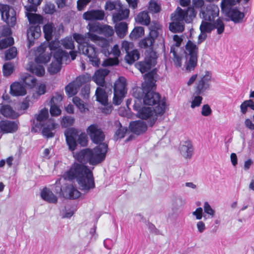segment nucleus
<instances>
[{
  "mask_svg": "<svg viewBox=\"0 0 254 254\" xmlns=\"http://www.w3.org/2000/svg\"><path fill=\"white\" fill-rule=\"evenodd\" d=\"M135 19L136 22L145 25H148L150 21V17L147 11L140 12Z\"/></svg>",
  "mask_w": 254,
  "mask_h": 254,
  "instance_id": "nucleus-37",
  "label": "nucleus"
},
{
  "mask_svg": "<svg viewBox=\"0 0 254 254\" xmlns=\"http://www.w3.org/2000/svg\"><path fill=\"white\" fill-rule=\"evenodd\" d=\"M196 14L193 8L189 7L187 10H184L178 7L172 14V22L169 25L170 30L174 33L183 32L184 30V21L191 22Z\"/></svg>",
  "mask_w": 254,
  "mask_h": 254,
  "instance_id": "nucleus-5",
  "label": "nucleus"
},
{
  "mask_svg": "<svg viewBox=\"0 0 254 254\" xmlns=\"http://www.w3.org/2000/svg\"><path fill=\"white\" fill-rule=\"evenodd\" d=\"M202 97L199 95H193L192 97L190 107L194 109L195 107H199L201 104Z\"/></svg>",
  "mask_w": 254,
  "mask_h": 254,
  "instance_id": "nucleus-58",
  "label": "nucleus"
},
{
  "mask_svg": "<svg viewBox=\"0 0 254 254\" xmlns=\"http://www.w3.org/2000/svg\"><path fill=\"white\" fill-rule=\"evenodd\" d=\"M213 23L214 29L217 30V33L218 34H222L225 29V25L223 20L220 18H218L216 20H214Z\"/></svg>",
  "mask_w": 254,
  "mask_h": 254,
  "instance_id": "nucleus-42",
  "label": "nucleus"
},
{
  "mask_svg": "<svg viewBox=\"0 0 254 254\" xmlns=\"http://www.w3.org/2000/svg\"><path fill=\"white\" fill-rule=\"evenodd\" d=\"M197 57H190V58L187 64L186 69L189 71L193 70L196 65Z\"/></svg>",
  "mask_w": 254,
  "mask_h": 254,
  "instance_id": "nucleus-60",
  "label": "nucleus"
},
{
  "mask_svg": "<svg viewBox=\"0 0 254 254\" xmlns=\"http://www.w3.org/2000/svg\"><path fill=\"white\" fill-rule=\"evenodd\" d=\"M63 178L68 180L76 179L80 189L84 191H88L95 186L92 171L87 166L77 163H74Z\"/></svg>",
  "mask_w": 254,
  "mask_h": 254,
  "instance_id": "nucleus-2",
  "label": "nucleus"
},
{
  "mask_svg": "<svg viewBox=\"0 0 254 254\" xmlns=\"http://www.w3.org/2000/svg\"><path fill=\"white\" fill-rule=\"evenodd\" d=\"M31 11H26V16L31 24H40L43 21V18L41 16L36 13H30Z\"/></svg>",
  "mask_w": 254,
  "mask_h": 254,
  "instance_id": "nucleus-38",
  "label": "nucleus"
},
{
  "mask_svg": "<svg viewBox=\"0 0 254 254\" xmlns=\"http://www.w3.org/2000/svg\"><path fill=\"white\" fill-rule=\"evenodd\" d=\"M87 141L88 138L85 132L80 131L77 138V141L78 143L80 144L81 146H84L86 145Z\"/></svg>",
  "mask_w": 254,
  "mask_h": 254,
  "instance_id": "nucleus-63",
  "label": "nucleus"
},
{
  "mask_svg": "<svg viewBox=\"0 0 254 254\" xmlns=\"http://www.w3.org/2000/svg\"><path fill=\"white\" fill-rule=\"evenodd\" d=\"M117 34L120 38L124 37L127 32V25L125 22L116 23L115 26Z\"/></svg>",
  "mask_w": 254,
  "mask_h": 254,
  "instance_id": "nucleus-36",
  "label": "nucleus"
},
{
  "mask_svg": "<svg viewBox=\"0 0 254 254\" xmlns=\"http://www.w3.org/2000/svg\"><path fill=\"white\" fill-rule=\"evenodd\" d=\"M144 30L142 27H135L129 35L131 39H136L144 35Z\"/></svg>",
  "mask_w": 254,
  "mask_h": 254,
  "instance_id": "nucleus-48",
  "label": "nucleus"
},
{
  "mask_svg": "<svg viewBox=\"0 0 254 254\" xmlns=\"http://www.w3.org/2000/svg\"><path fill=\"white\" fill-rule=\"evenodd\" d=\"M219 13V7L215 4H209L206 8H201L200 16L204 20L213 21L215 18L218 17Z\"/></svg>",
  "mask_w": 254,
  "mask_h": 254,
  "instance_id": "nucleus-16",
  "label": "nucleus"
},
{
  "mask_svg": "<svg viewBox=\"0 0 254 254\" xmlns=\"http://www.w3.org/2000/svg\"><path fill=\"white\" fill-rule=\"evenodd\" d=\"M103 53L106 57L109 58L105 60L103 64L104 66H110L117 65L119 64V57L121 55V51L118 45H115L111 49V51H109V49L106 50L104 49Z\"/></svg>",
  "mask_w": 254,
  "mask_h": 254,
  "instance_id": "nucleus-14",
  "label": "nucleus"
},
{
  "mask_svg": "<svg viewBox=\"0 0 254 254\" xmlns=\"http://www.w3.org/2000/svg\"><path fill=\"white\" fill-rule=\"evenodd\" d=\"M121 4L120 3H116L114 2L108 1L106 2L105 6V9L106 10L112 11L114 9L117 10L118 9H121Z\"/></svg>",
  "mask_w": 254,
  "mask_h": 254,
  "instance_id": "nucleus-57",
  "label": "nucleus"
},
{
  "mask_svg": "<svg viewBox=\"0 0 254 254\" xmlns=\"http://www.w3.org/2000/svg\"><path fill=\"white\" fill-rule=\"evenodd\" d=\"M21 81L30 88H33L36 84V79L32 76L25 73L21 77Z\"/></svg>",
  "mask_w": 254,
  "mask_h": 254,
  "instance_id": "nucleus-39",
  "label": "nucleus"
},
{
  "mask_svg": "<svg viewBox=\"0 0 254 254\" xmlns=\"http://www.w3.org/2000/svg\"><path fill=\"white\" fill-rule=\"evenodd\" d=\"M105 16V13L102 10H92L85 12L83 17L87 20H103Z\"/></svg>",
  "mask_w": 254,
  "mask_h": 254,
  "instance_id": "nucleus-28",
  "label": "nucleus"
},
{
  "mask_svg": "<svg viewBox=\"0 0 254 254\" xmlns=\"http://www.w3.org/2000/svg\"><path fill=\"white\" fill-rule=\"evenodd\" d=\"M240 2V0H223L221 3L222 10L226 11L229 7L235 5Z\"/></svg>",
  "mask_w": 254,
  "mask_h": 254,
  "instance_id": "nucleus-45",
  "label": "nucleus"
},
{
  "mask_svg": "<svg viewBox=\"0 0 254 254\" xmlns=\"http://www.w3.org/2000/svg\"><path fill=\"white\" fill-rule=\"evenodd\" d=\"M29 106V99L27 97L17 107V113L19 115L24 113V111L27 110Z\"/></svg>",
  "mask_w": 254,
  "mask_h": 254,
  "instance_id": "nucleus-50",
  "label": "nucleus"
},
{
  "mask_svg": "<svg viewBox=\"0 0 254 254\" xmlns=\"http://www.w3.org/2000/svg\"><path fill=\"white\" fill-rule=\"evenodd\" d=\"M149 57L146 56L144 62H140L137 64V68L142 73L147 72L154 66L156 63V58L154 53Z\"/></svg>",
  "mask_w": 254,
  "mask_h": 254,
  "instance_id": "nucleus-19",
  "label": "nucleus"
},
{
  "mask_svg": "<svg viewBox=\"0 0 254 254\" xmlns=\"http://www.w3.org/2000/svg\"><path fill=\"white\" fill-rule=\"evenodd\" d=\"M148 9L150 12L156 13L160 11V6L156 1L151 0L149 2Z\"/></svg>",
  "mask_w": 254,
  "mask_h": 254,
  "instance_id": "nucleus-61",
  "label": "nucleus"
},
{
  "mask_svg": "<svg viewBox=\"0 0 254 254\" xmlns=\"http://www.w3.org/2000/svg\"><path fill=\"white\" fill-rule=\"evenodd\" d=\"M114 33V31L112 27L107 25H102L100 34H103L106 37H110L112 36Z\"/></svg>",
  "mask_w": 254,
  "mask_h": 254,
  "instance_id": "nucleus-56",
  "label": "nucleus"
},
{
  "mask_svg": "<svg viewBox=\"0 0 254 254\" xmlns=\"http://www.w3.org/2000/svg\"><path fill=\"white\" fill-rule=\"evenodd\" d=\"M50 112L52 116H58L61 113L59 105L56 104H51Z\"/></svg>",
  "mask_w": 254,
  "mask_h": 254,
  "instance_id": "nucleus-64",
  "label": "nucleus"
},
{
  "mask_svg": "<svg viewBox=\"0 0 254 254\" xmlns=\"http://www.w3.org/2000/svg\"><path fill=\"white\" fill-rule=\"evenodd\" d=\"M61 44L66 49L73 50L74 48V41L71 37H67L62 39Z\"/></svg>",
  "mask_w": 254,
  "mask_h": 254,
  "instance_id": "nucleus-47",
  "label": "nucleus"
},
{
  "mask_svg": "<svg viewBox=\"0 0 254 254\" xmlns=\"http://www.w3.org/2000/svg\"><path fill=\"white\" fill-rule=\"evenodd\" d=\"M129 128L132 132L140 134L147 130V126L145 122L139 120L130 123Z\"/></svg>",
  "mask_w": 254,
  "mask_h": 254,
  "instance_id": "nucleus-24",
  "label": "nucleus"
},
{
  "mask_svg": "<svg viewBox=\"0 0 254 254\" xmlns=\"http://www.w3.org/2000/svg\"><path fill=\"white\" fill-rule=\"evenodd\" d=\"M14 43L13 38L7 37L0 40V50H2L12 45Z\"/></svg>",
  "mask_w": 254,
  "mask_h": 254,
  "instance_id": "nucleus-53",
  "label": "nucleus"
},
{
  "mask_svg": "<svg viewBox=\"0 0 254 254\" xmlns=\"http://www.w3.org/2000/svg\"><path fill=\"white\" fill-rule=\"evenodd\" d=\"M160 27L161 26L159 23L155 22L151 23L149 26L150 30L149 35L153 36V37H157L158 34V30L160 29Z\"/></svg>",
  "mask_w": 254,
  "mask_h": 254,
  "instance_id": "nucleus-52",
  "label": "nucleus"
},
{
  "mask_svg": "<svg viewBox=\"0 0 254 254\" xmlns=\"http://www.w3.org/2000/svg\"><path fill=\"white\" fill-rule=\"evenodd\" d=\"M95 95L97 100L104 105L108 104V95L105 92L104 86L98 87Z\"/></svg>",
  "mask_w": 254,
  "mask_h": 254,
  "instance_id": "nucleus-33",
  "label": "nucleus"
},
{
  "mask_svg": "<svg viewBox=\"0 0 254 254\" xmlns=\"http://www.w3.org/2000/svg\"><path fill=\"white\" fill-rule=\"evenodd\" d=\"M61 193L63 197L69 199H76L81 194L72 184L67 185L65 189H61Z\"/></svg>",
  "mask_w": 254,
  "mask_h": 254,
  "instance_id": "nucleus-21",
  "label": "nucleus"
},
{
  "mask_svg": "<svg viewBox=\"0 0 254 254\" xmlns=\"http://www.w3.org/2000/svg\"><path fill=\"white\" fill-rule=\"evenodd\" d=\"M203 210L204 213L206 214V215L204 216V219L212 218L215 216V211L211 207L207 201L204 203Z\"/></svg>",
  "mask_w": 254,
  "mask_h": 254,
  "instance_id": "nucleus-40",
  "label": "nucleus"
},
{
  "mask_svg": "<svg viewBox=\"0 0 254 254\" xmlns=\"http://www.w3.org/2000/svg\"><path fill=\"white\" fill-rule=\"evenodd\" d=\"M73 37L75 41L79 44V50L82 51L84 55H86L90 62L94 66H98L100 64V61L98 57L97 52L92 45L89 43L88 36L78 33H74Z\"/></svg>",
  "mask_w": 254,
  "mask_h": 254,
  "instance_id": "nucleus-8",
  "label": "nucleus"
},
{
  "mask_svg": "<svg viewBox=\"0 0 254 254\" xmlns=\"http://www.w3.org/2000/svg\"><path fill=\"white\" fill-rule=\"evenodd\" d=\"M212 80V72L209 71H205L203 74L200 75V79L196 82V92L201 94L208 89Z\"/></svg>",
  "mask_w": 254,
  "mask_h": 254,
  "instance_id": "nucleus-15",
  "label": "nucleus"
},
{
  "mask_svg": "<svg viewBox=\"0 0 254 254\" xmlns=\"http://www.w3.org/2000/svg\"><path fill=\"white\" fill-rule=\"evenodd\" d=\"M0 113L4 117L14 119L19 116V114L14 111L8 105L0 104Z\"/></svg>",
  "mask_w": 254,
  "mask_h": 254,
  "instance_id": "nucleus-29",
  "label": "nucleus"
},
{
  "mask_svg": "<svg viewBox=\"0 0 254 254\" xmlns=\"http://www.w3.org/2000/svg\"><path fill=\"white\" fill-rule=\"evenodd\" d=\"M48 116V110L46 108L42 109L38 114L35 115L32 131L37 132L38 129H41L43 127V135L48 138L53 137L54 132L53 131L56 128L57 125L52 120H47Z\"/></svg>",
  "mask_w": 254,
  "mask_h": 254,
  "instance_id": "nucleus-6",
  "label": "nucleus"
},
{
  "mask_svg": "<svg viewBox=\"0 0 254 254\" xmlns=\"http://www.w3.org/2000/svg\"><path fill=\"white\" fill-rule=\"evenodd\" d=\"M200 34L198 36V43H201L206 38V33L214 30L213 21L203 20L200 25Z\"/></svg>",
  "mask_w": 254,
  "mask_h": 254,
  "instance_id": "nucleus-20",
  "label": "nucleus"
},
{
  "mask_svg": "<svg viewBox=\"0 0 254 254\" xmlns=\"http://www.w3.org/2000/svg\"><path fill=\"white\" fill-rule=\"evenodd\" d=\"M135 98L134 103L133 106V109L137 112L136 116L142 120H148V124L152 126L156 122L159 116H162L164 113L166 108V102L162 101L158 107L155 108L148 107L141 104V99L140 96L137 95L136 92H133Z\"/></svg>",
  "mask_w": 254,
  "mask_h": 254,
  "instance_id": "nucleus-4",
  "label": "nucleus"
},
{
  "mask_svg": "<svg viewBox=\"0 0 254 254\" xmlns=\"http://www.w3.org/2000/svg\"><path fill=\"white\" fill-rule=\"evenodd\" d=\"M0 13L1 19L9 26H13L16 23V12L8 5L0 3Z\"/></svg>",
  "mask_w": 254,
  "mask_h": 254,
  "instance_id": "nucleus-11",
  "label": "nucleus"
},
{
  "mask_svg": "<svg viewBox=\"0 0 254 254\" xmlns=\"http://www.w3.org/2000/svg\"><path fill=\"white\" fill-rule=\"evenodd\" d=\"M86 35L88 36L91 41L102 48V53L104 49H106V50H108L109 42L106 39L101 38L97 35L90 33H86Z\"/></svg>",
  "mask_w": 254,
  "mask_h": 254,
  "instance_id": "nucleus-26",
  "label": "nucleus"
},
{
  "mask_svg": "<svg viewBox=\"0 0 254 254\" xmlns=\"http://www.w3.org/2000/svg\"><path fill=\"white\" fill-rule=\"evenodd\" d=\"M39 63L30 64L29 65V70L38 76H42L45 74V69L43 65L39 64Z\"/></svg>",
  "mask_w": 254,
  "mask_h": 254,
  "instance_id": "nucleus-34",
  "label": "nucleus"
},
{
  "mask_svg": "<svg viewBox=\"0 0 254 254\" xmlns=\"http://www.w3.org/2000/svg\"><path fill=\"white\" fill-rule=\"evenodd\" d=\"M181 155L185 159H190L193 153V148L190 141L182 142L179 147Z\"/></svg>",
  "mask_w": 254,
  "mask_h": 254,
  "instance_id": "nucleus-22",
  "label": "nucleus"
},
{
  "mask_svg": "<svg viewBox=\"0 0 254 254\" xmlns=\"http://www.w3.org/2000/svg\"><path fill=\"white\" fill-rule=\"evenodd\" d=\"M185 52L186 55H190V57H197L198 48L193 42L189 40L186 45Z\"/></svg>",
  "mask_w": 254,
  "mask_h": 254,
  "instance_id": "nucleus-35",
  "label": "nucleus"
},
{
  "mask_svg": "<svg viewBox=\"0 0 254 254\" xmlns=\"http://www.w3.org/2000/svg\"><path fill=\"white\" fill-rule=\"evenodd\" d=\"M41 197L45 201L51 203H56L58 200V197L49 189L44 188L41 192Z\"/></svg>",
  "mask_w": 254,
  "mask_h": 254,
  "instance_id": "nucleus-31",
  "label": "nucleus"
},
{
  "mask_svg": "<svg viewBox=\"0 0 254 254\" xmlns=\"http://www.w3.org/2000/svg\"><path fill=\"white\" fill-rule=\"evenodd\" d=\"M91 80V75L86 73L77 77L75 80L69 83L65 88L66 94L70 97L75 95L79 88Z\"/></svg>",
  "mask_w": 254,
  "mask_h": 254,
  "instance_id": "nucleus-9",
  "label": "nucleus"
},
{
  "mask_svg": "<svg viewBox=\"0 0 254 254\" xmlns=\"http://www.w3.org/2000/svg\"><path fill=\"white\" fill-rule=\"evenodd\" d=\"M18 121L2 120L0 122V133L1 134L13 133L18 128Z\"/></svg>",
  "mask_w": 254,
  "mask_h": 254,
  "instance_id": "nucleus-18",
  "label": "nucleus"
},
{
  "mask_svg": "<svg viewBox=\"0 0 254 254\" xmlns=\"http://www.w3.org/2000/svg\"><path fill=\"white\" fill-rule=\"evenodd\" d=\"M54 27V26L52 23H48L44 26L45 37L47 41H50L52 39Z\"/></svg>",
  "mask_w": 254,
  "mask_h": 254,
  "instance_id": "nucleus-44",
  "label": "nucleus"
},
{
  "mask_svg": "<svg viewBox=\"0 0 254 254\" xmlns=\"http://www.w3.org/2000/svg\"><path fill=\"white\" fill-rule=\"evenodd\" d=\"M117 11V12L113 14V20L114 23H117L128 17L129 13L128 9H123L121 6V9H118Z\"/></svg>",
  "mask_w": 254,
  "mask_h": 254,
  "instance_id": "nucleus-32",
  "label": "nucleus"
},
{
  "mask_svg": "<svg viewBox=\"0 0 254 254\" xmlns=\"http://www.w3.org/2000/svg\"><path fill=\"white\" fill-rule=\"evenodd\" d=\"M249 108L254 111V102L251 99L246 100L241 104L240 106L241 112L243 114H245Z\"/></svg>",
  "mask_w": 254,
  "mask_h": 254,
  "instance_id": "nucleus-43",
  "label": "nucleus"
},
{
  "mask_svg": "<svg viewBox=\"0 0 254 254\" xmlns=\"http://www.w3.org/2000/svg\"><path fill=\"white\" fill-rule=\"evenodd\" d=\"M42 0H28L29 5H25L24 6L25 9L27 11H36V6L39 5Z\"/></svg>",
  "mask_w": 254,
  "mask_h": 254,
  "instance_id": "nucleus-49",
  "label": "nucleus"
},
{
  "mask_svg": "<svg viewBox=\"0 0 254 254\" xmlns=\"http://www.w3.org/2000/svg\"><path fill=\"white\" fill-rule=\"evenodd\" d=\"M109 73V70L107 69H99L95 71L92 79L97 85L103 87L105 83V77Z\"/></svg>",
  "mask_w": 254,
  "mask_h": 254,
  "instance_id": "nucleus-23",
  "label": "nucleus"
},
{
  "mask_svg": "<svg viewBox=\"0 0 254 254\" xmlns=\"http://www.w3.org/2000/svg\"><path fill=\"white\" fill-rule=\"evenodd\" d=\"M171 54H172L173 57V62L175 65L177 67H180L182 65V57L177 55L174 48L171 49Z\"/></svg>",
  "mask_w": 254,
  "mask_h": 254,
  "instance_id": "nucleus-55",
  "label": "nucleus"
},
{
  "mask_svg": "<svg viewBox=\"0 0 254 254\" xmlns=\"http://www.w3.org/2000/svg\"><path fill=\"white\" fill-rule=\"evenodd\" d=\"M102 27V25H101L98 22L89 23L87 26V28L89 31L88 33L92 34H93V33H96L97 34H100Z\"/></svg>",
  "mask_w": 254,
  "mask_h": 254,
  "instance_id": "nucleus-46",
  "label": "nucleus"
},
{
  "mask_svg": "<svg viewBox=\"0 0 254 254\" xmlns=\"http://www.w3.org/2000/svg\"><path fill=\"white\" fill-rule=\"evenodd\" d=\"M17 55V49L15 47H12L6 51L5 57L6 60H10L14 59Z\"/></svg>",
  "mask_w": 254,
  "mask_h": 254,
  "instance_id": "nucleus-59",
  "label": "nucleus"
},
{
  "mask_svg": "<svg viewBox=\"0 0 254 254\" xmlns=\"http://www.w3.org/2000/svg\"><path fill=\"white\" fill-rule=\"evenodd\" d=\"M47 48V43H43L38 47L35 53L36 58L35 61L36 63L45 64L50 61L51 59V54L46 52Z\"/></svg>",
  "mask_w": 254,
  "mask_h": 254,
  "instance_id": "nucleus-17",
  "label": "nucleus"
},
{
  "mask_svg": "<svg viewBox=\"0 0 254 254\" xmlns=\"http://www.w3.org/2000/svg\"><path fill=\"white\" fill-rule=\"evenodd\" d=\"M0 13L1 19L9 26H13L16 23V12L8 5L0 3Z\"/></svg>",
  "mask_w": 254,
  "mask_h": 254,
  "instance_id": "nucleus-12",
  "label": "nucleus"
},
{
  "mask_svg": "<svg viewBox=\"0 0 254 254\" xmlns=\"http://www.w3.org/2000/svg\"><path fill=\"white\" fill-rule=\"evenodd\" d=\"M13 70V65L11 63H7L5 64L3 66V73L4 75H9Z\"/></svg>",
  "mask_w": 254,
  "mask_h": 254,
  "instance_id": "nucleus-62",
  "label": "nucleus"
},
{
  "mask_svg": "<svg viewBox=\"0 0 254 254\" xmlns=\"http://www.w3.org/2000/svg\"><path fill=\"white\" fill-rule=\"evenodd\" d=\"M72 102L81 112L84 113L88 110L86 105L83 103V101H81L79 98L77 97H73L72 99Z\"/></svg>",
  "mask_w": 254,
  "mask_h": 254,
  "instance_id": "nucleus-51",
  "label": "nucleus"
},
{
  "mask_svg": "<svg viewBox=\"0 0 254 254\" xmlns=\"http://www.w3.org/2000/svg\"><path fill=\"white\" fill-rule=\"evenodd\" d=\"M80 130L75 128H67L64 132L66 143L69 149L72 152L74 158L80 163H88L90 165L95 166L103 161L108 151V145L102 142L105 135L102 130L95 125H90L87 129V132L92 140L99 145L93 149H84L78 152L74 153L77 146L76 139Z\"/></svg>",
  "mask_w": 254,
  "mask_h": 254,
  "instance_id": "nucleus-1",
  "label": "nucleus"
},
{
  "mask_svg": "<svg viewBox=\"0 0 254 254\" xmlns=\"http://www.w3.org/2000/svg\"><path fill=\"white\" fill-rule=\"evenodd\" d=\"M10 93L13 96H22L26 94V90L19 82H14L10 85Z\"/></svg>",
  "mask_w": 254,
  "mask_h": 254,
  "instance_id": "nucleus-30",
  "label": "nucleus"
},
{
  "mask_svg": "<svg viewBox=\"0 0 254 254\" xmlns=\"http://www.w3.org/2000/svg\"><path fill=\"white\" fill-rule=\"evenodd\" d=\"M155 38L149 35V37L144 39L140 42L139 45L140 47L141 48L151 47L153 45Z\"/></svg>",
  "mask_w": 254,
  "mask_h": 254,
  "instance_id": "nucleus-54",
  "label": "nucleus"
},
{
  "mask_svg": "<svg viewBox=\"0 0 254 254\" xmlns=\"http://www.w3.org/2000/svg\"><path fill=\"white\" fill-rule=\"evenodd\" d=\"M155 71L153 70L145 74L144 76L145 81L142 84V89H136L134 92L137 93V95L140 96L142 105L154 108L156 107H158L161 102H165L164 100H161L160 96L158 93L151 91L155 86Z\"/></svg>",
  "mask_w": 254,
  "mask_h": 254,
  "instance_id": "nucleus-3",
  "label": "nucleus"
},
{
  "mask_svg": "<svg viewBox=\"0 0 254 254\" xmlns=\"http://www.w3.org/2000/svg\"><path fill=\"white\" fill-rule=\"evenodd\" d=\"M139 58V53L137 50H133L128 52L125 57L127 62L129 64H132Z\"/></svg>",
  "mask_w": 254,
  "mask_h": 254,
  "instance_id": "nucleus-41",
  "label": "nucleus"
},
{
  "mask_svg": "<svg viewBox=\"0 0 254 254\" xmlns=\"http://www.w3.org/2000/svg\"><path fill=\"white\" fill-rule=\"evenodd\" d=\"M49 47L53 54L54 60L52 61L48 70L50 74H53L60 70L63 63L64 62L67 64L70 62V60L68 53L61 48L59 41H52L49 43Z\"/></svg>",
  "mask_w": 254,
  "mask_h": 254,
  "instance_id": "nucleus-7",
  "label": "nucleus"
},
{
  "mask_svg": "<svg viewBox=\"0 0 254 254\" xmlns=\"http://www.w3.org/2000/svg\"><path fill=\"white\" fill-rule=\"evenodd\" d=\"M41 35V29L39 26H32L27 30V39L29 47L33 45L34 40L38 38Z\"/></svg>",
  "mask_w": 254,
  "mask_h": 254,
  "instance_id": "nucleus-27",
  "label": "nucleus"
},
{
  "mask_svg": "<svg viewBox=\"0 0 254 254\" xmlns=\"http://www.w3.org/2000/svg\"><path fill=\"white\" fill-rule=\"evenodd\" d=\"M126 79L125 77H120L116 81L114 88L113 103L115 105L121 104L123 99L127 93Z\"/></svg>",
  "mask_w": 254,
  "mask_h": 254,
  "instance_id": "nucleus-10",
  "label": "nucleus"
},
{
  "mask_svg": "<svg viewBox=\"0 0 254 254\" xmlns=\"http://www.w3.org/2000/svg\"><path fill=\"white\" fill-rule=\"evenodd\" d=\"M0 13L1 19L9 26H13L16 23V12L8 5L0 3Z\"/></svg>",
  "mask_w": 254,
  "mask_h": 254,
  "instance_id": "nucleus-13",
  "label": "nucleus"
},
{
  "mask_svg": "<svg viewBox=\"0 0 254 254\" xmlns=\"http://www.w3.org/2000/svg\"><path fill=\"white\" fill-rule=\"evenodd\" d=\"M226 12L227 13V16L235 23H242L245 17L244 12L240 11L237 8H230Z\"/></svg>",
  "mask_w": 254,
  "mask_h": 254,
  "instance_id": "nucleus-25",
  "label": "nucleus"
}]
</instances>
